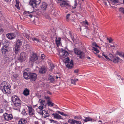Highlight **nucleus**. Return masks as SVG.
<instances>
[{
    "label": "nucleus",
    "mask_w": 124,
    "mask_h": 124,
    "mask_svg": "<svg viewBox=\"0 0 124 124\" xmlns=\"http://www.w3.org/2000/svg\"><path fill=\"white\" fill-rule=\"evenodd\" d=\"M11 99L14 104V106L16 107V109L18 110L21 106L22 101L20 100L18 96L14 95L11 98Z\"/></svg>",
    "instance_id": "nucleus-1"
},
{
    "label": "nucleus",
    "mask_w": 124,
    "mask_h": 124,
    "mask_svg": "<svg viewBox=\"0 0 124 124\" xmlns=\"http://www.w3.org/2000/svg\"><path fill=\"white\" fill-rule=\"evenodd\" d=\"M23 74L24 78L25 79H30L31 81H35L37 78V75L35 73H27L24 72Z\"/></svg>",
    "instance_id": "nucleus-2"
},
{
    "label": "nucleus",
    "mask_w": 124,
    "mask_h": 124,
    "mask_svg": "<svg viewBox=\"0 0 124 124\" xmlns=\"http://www.w3.org/2000/svg\"><path fill=\"white\" fill-rule=\"evenodd\" d=\"M74 50V53L76 54L78 57L81 59H84L85 54L83 52L80 50H78L76 48H75Z\"/></svg>",
    "instance_id": "nucleus-3"
},
{
    "label": "nucleus",
    "mask_w": 124,
    "mask_h": 124,
    "mask_svg": "<svg viewBox=\"0 0 124 124\" xmlns=\"http://www.w3.org/2000/svg\"><path fill=\"white\" fill-rule=\"evenodd\" d=\"M64 62L65 63L67 67L69 69H71L73 66V61L71 60L70 62L69 58L67 57L64 60Z\"/></svg>",
    "instance_id": "nucleus-4"
},
{
    "label": "nucleus",
    "mask_w": 124,
    "mask_h": 124,
    "mask_svg": "<svg viewBox=\"0 0 124 124\" xmlns=\"http://www.w3.org/2000/svg\"><path fill=\"white\" fill-rule=\"evenodd\" d=\"M41 0H30V5L33 8H37V5L41 2Z\"/></svg>",
    "instance_id": "nucleus-5"
},
{
    "label": "nucleus",
    "mask_w": 124,
    "mask_h": 124,
    "mask_svg": "<svg viewBox=\"0 0 124 124\" xmlns=\"http://www.w3.org/2000/svg\"><path fill=\"white\" fill-rule=\"evenodd\" d=\"M6 42L7 43V45L3 46L1 49V51L2 54H5L6 52H8V48L10 42L8 40H6Z\"/></svg>",
    "instance_id": "nucleus-6"
},
{
    "label": "nucleus",
    "mask_w": 124,
    "mask_h": 124,
    "mask_svg": "<svg viewBox=\"0 0 124 124\" xmlns=\"http://www.w3.org/2000/svg\"><path fill=\"white\" fill-rule=\"evenodd\" d=\"M26 56V53L24 52H21L19 57L18 58V60L21 62L24 61L25 59Z\"/></svg>",
    "instance_id": "nucleus-7"
},
{
    "label": "nucleus",
    "mask_w": 124,
    "mask_h": 124,
    "mask_svg": "<svg viewBox=\"0 0 124 124\" xmlns=\"http://www.w3.org/2000/svg\"><path fill=\"white\" fill-rule=\"evenodd\" d=\"M1 90L4 93L7 94H10L11 91V90L10 89L8 85H6Z\"/></svg>",
    "instance_id": "nucleus-8"
},
{
    "label": "nucleus",
    "mask_w": 124,
    "mask_h": 124,
    "mask_svg": "<svg viewBox=\"0 0 124 124\" xmlns=\"http://www.w3.org/2000/svg\"><path fill=\"white\" fill-rule=\"evenodd\" d=\"M59 55L61 56L62 58H64L68 56V53L67 51L63 49H62L61 50L59 53Z\"/></svg>",
    "instance_id": "nucleus-9"
},
{
    "label": "nucleus",
    "mask_w": 124,
    "mask_h": 124,
    "mask_svg": "<svg viewBox=\"0 0 124 124\" xmlns=\"http://www.w3.org/2000/svg\"><path fill=\"white\" fill-rule=\"evenodd\" d=\"M68 122L71 124H82L81 121L73 119H69Z\"/></svg>",
    "instance_id": "nucleus-10"
},
{
    "label": "nucleus",
    "mask_w": 124,
    "mask_h": 124,
    "mask_svg": "<svg viewBox=\"0 0 124 124\" xmlns=\"http://www.w3.org/2000/svg\"><path fill=\"white\" fill-rule=\"evenodd\" d=\"M3 116L5 119L7 121L10 120L13 118L12 115L11 114H8L6 113L3 115Z\"/></svg>",
    "instance_id": "nucleus-11"
},
{
    "label": "nucleus",
    "mask_w": 124,
    "mask_h": 124,
    "mask_svg": "<svg viewBox=\"0 0 124 124\" xmlns=\"http://www.w3.org/2000/svg\"><path fill=\"white\" fill-rule=\"evenodd\" d=\"M7 36L8 38L10 39H12L16 38L15 34L13 33H8L7 34Z\"/></svg>",
    "instance_id": "nucleus-12"
},
{
    "label": "nucleus",
    "mask_w": 124,
    "mask_h": 124,
    "mask_svg": "<svg viewBox=\"0 0 124 124\" xmlns=\"http://www.w3.org/2000/svg\"><path fill=\"white\" fill-rule=\"evenodd\" d=\"M38 59V57L36 54H33L30 58V60L32 62H34L37 60Z\"/></svg>",
    "instance_id": "nucleus-13"
},
{
    "label": "nucleus",
    "mask_w": 124,
    "mask_h": 124,
    "mask_svg": "<svg viewBox=\"0 0 124 124\" xmlns=\"http://www.w3.org/2000/svg\"><path fill=\"white\" fill-rule=\"evenodd\" d=\"M85 117V119H83V120L85 122L89 121H90L92 122H94L96 121V120L95 119L92 118L89 116H88L86 117Z\"/></svg>",
    "instance_id": "nucleus-14"
},
{
    "label": "nucleus",
    "mask_w": 124,
    "mask_h": 124,
    "mask_svg": "<svg viewBox=\"0 0 124 124\" xmlns=\"http://www.w3.org/2000/svg\"><path fill=\"white\" fill-rule=\"evenodd\" d=\"M47 71L46 68L44 66L41 67L39 70V72L41 74H44Z\"/></svg>",
    "instance_id": "nucleus-15"
},
{
    "label": "nucleus",
    "mask_w": 124,
    "mask_h": 124,
    "mask_svg": "<svg viewBox=\"0 0 124 124\" xmlns=\"http://www.w3.org/2000/svg\"><path fill=\"white\" fill-rule=\"evenodd\" d=\"M60 5L62 7H63L65 6H70V5L68 3H67L66 1L64 0L62 2L60 3Z\"/></svg>",
    "instance_id": "nucleus-16"
},
{
    "label": "nucleus",
    "mask_w": 124,
    "mask_h": 124,
    "mask_svg": "<svg viewBox=\"0 0 124 124\" xmlns=\"http://www.w3.org/2000/svg\"><path fill=\"white\" fill-rule=\"evenodd\" d=\"M29 112L30 115H32L34 114V109L32 108L31 107L30 108L29 107Z\"/></svg>",
    "instance_id": "nucleus-17"
},
{
    "label": "nucleus",
    "mask_w": 124,
    "mask_h": 124,
    "mask_svg": "<svg viewBox=\"0 0 124 124\" xmlns=\"http://www.w3.org/2000/svg\"><path fill=\"white\" fill-rule=\"evenodd\" d=\"M113 62L115 63H118L119 60H120V59L118 57H114L112 60H111Z\"/></svg>",
    "instance_id": "nucleus-18"
},
{
    "label": "nucleus",
    "mask_w": 124,
    "mask_h": 124,
    "mask_svg": "<svg viewBox=\"0 0 124 124\" xmlns=\"http://www.w3.org/2000/svg\"><path fill=\"white\" fill-rule=\"evenodd\" d=\"M47 5L45 2L42 3V5L41 6V7L43 10H45L47 7Z\"/></svg>",
    "instance_id": "nucleus-19"
},
{
    "label": "nucleus",
    "mask_w": 124,
    "mask_h": 124,
    "mask_svg": "<svg viewBox=\"0 0 124 124\" xmlns=\"http://www.w3.org/2000/svg\"><path fill=\"white\" fill-rule=\"evenodd\" d=\"M15 53L16 54H17L19 52V51L20 48V46L16 45L15 47Z\"/></svg>",
    "instance_id": "nucleus-20"
},
{
    "label": "nucleus",
    "mask_w": 124,
    "mask_h": 124,
    "mask_svg": "<svg viewBox=\"0 0 124 124\" xmlns=\"http://www.w3.org/2000/svg\"><path fill=\"white\" fill-rule=\"evenodd\" d=\"M48 80L50 82L53 83L54 82V80L53 76L49 75V77H48Z\"/></svg>",
    "instance_id": "nucleus-21"
},
{
    "label": "nucleus",
    "mask_w": 124,
    "mask_h": 124,
    "mask_svg": "<svg viewBox=\"0 0 124 124\" xmlns=\"http://www.w3.org/2000/svg\"><path fill=\"white\" fill-rule=\"evenodd\" d=\"M29 91L27 88H26L24 90L23 93L25 96H27L29 94Z\"/></svg>",
    "instance_id": "nucleus-22"
},
{
    "label": "nucleus",
    "mask_w": 124,
    "mask_h": 124,
    "mask_svg": "<svg viewBox=\"0 0 124 124\" xmlns=\"http://www.w3.org/2000/svg\"><path fill=\"white\" fill-rule=\"evenodd\" d=\"M31 39L36 43L40 42V40L36 38H31Z\"/></svg>",
    "instance_id": "nucleus-23"
},
{
    "label": "nucleus",
    "mask_w": 124,
    "mask_h": 124,
    "mask_svg": "<svg viewBox=\"0 0 124 124\" xmlns=\"http://www.w3.org/2000/svg\"><path fill=\"white\" fill-rule=\"evenodd\" d=\"M47 104L48 106L50 107H53V106L55 105L54 103H53L50 101L47 100Z\"/></svg>",
    "instance_id": "nucleus-24"
},
{
    "label": "nucleus",
    "mask_w": 124,
    "mask_h": 124,
    "mask_svg": "<svg viewBox=\"0 0 124 124\" xmlns=\"http://www.w3.org/2000/svg\"><path fill=\"white\" fill-rule=\"evenodd\" d=\"M5 83H6L5 82H4L1 83L0 86V89L1 90L6 85H5Z\"/></svg>",
    "instance_id": "nucleus-25"
},
{
    "label": "nucleus",
    "mask_w": 124,
    "mask_h": 124,
    "mask_svg": "<svg viewBox=\"0 0 124 124\" xmlns=\"http://www.w3.org/2000/svg\"><path fill=\"white\" fill-rule=\"evenodd\" d=\"M23 36L26 37L27 39L29 40H30L31 39V38L30 36H29L28 34L26 33H23Z\"/></svg>",
    "instance_id": "nucleus-26"
},
{
    "label": "nucleus",
    "mask_w": 124,
    "mask_h": 124,
    "mask_svg": "<svg viewBox=\"0 0 124 124\" xmlns=\"http://www.w3.org/2000/svg\"><path fill=\"white\" fill-rule=\"evenodd\" d=\"M16 45L20 46L22 45L21 41L19 39H18L17 40Z\"/></svg>",
    "instance_id": "nucleus-27"
},
{
    "label": "nucleus",
    "mask_w": 124,
    "mask_h": 124,
    "mask_svg": "<svg viewBox=\"0 0 124 124\" xmlns=\"http://www.w3.org/2000/svg\"><path fill=\"white\" fill-rule=\"evenodd\" d=\"M92 48H93L92 49V50H94L95 51H96V53L94 52L95 54H96V53H98L99 52V51L98 50V49L96 47L93 46Z\"/></svg>",
    "instance_id": "nucleus-28"
},
{
    "label": "nucleus",
    "mask_w": 124,
    "mask_h": 124,
    "mask_svg": "<svg viewBox=\"0 0 124 124\" xmlns=\"http://www.w3.org/2000/svg\"><path fill=\"white\" fill-rule=\"evenodd\" d=\"M54 118L57 119H62V118L61 117V116L59 115L58 114L56 113L55 115L54 116Z\"/></svg>",
    "instance_id": "nucleus-29"
},
{
    "label": "nucleus",
    "mask_w": 124,
    "mask_h": 124,
    "mask_svg": "<svg viewBox=\"0 0 124 124\" xmlns=\"http://www.w3.org/2000/svg\"><path fill=\"white\" fill-rule=\"evenodd\" d=\"M78 80V79H72L71 80V82L72 84L74 85H75V82L77 81Z\"/></svg>",
    "instance_id": "nucleus-30"
},
{
    "label": "nucleus",
    "mask_w": 124,
    "mask_h": 124,
    "mask_svg": "<svg viewBox=\"0 0 124 124\" xmlns=\"http://www.w3.org/2000/svg\"><path fill=\"white\" fill-rule=\"evenodd\" d=\"M60 40L61 38H58V39H57L56 38L55 42L56 44L57 45H58L60 44Z\"/></svg>",
    "instance_id": "nucleus-31"
},
{
    "label": "nucleus",
    "mask_w": 124,
    "mask_h": 124,
    "mask_svg": "<svg viewBox=\"0 0 124 124\" xmlns=\"http://www.w3.org/2000/svg\"><path fill=\"white\" fill-rule=\"evenodd\" d=\"M102 55L108 61H112V60L109 58L108 56L106 55L104 53H102Z\"/></svg>",
    "instance_id": "nucleus-32"
},
{
    "label": "nucleus",
    "mask_w": 124,
    "mask_h": 124,
    "mask_svg": "<svg viewBox=\"0 0 124 124\" xmlns=\"http://www.w3.org/2000/svg\"><path fill=\"white\" fill-rule=\"evenodd\" d=\"M39 102L42 105H44V104H45V101L44 100H42L41 99H39Z\"/></svg>",
    "instance_id": "nucleus-33"
},
{
    "label": "nucleus",
    "mask_w": 124,
    "mask_h": 124,
    "mask_svg": "<svg viewBox=\"0 0 124 124\" xmlns=\"http://www.w3.org/2000/svg\"><path fill=\"white\" fill-rule=\"evenodd\" d=\"M49 65L50 66V70H52L54 69V66L53 64L52 63H50L49 64Z\"/></svg>",
    "instance_id": "nucleus-34"
},
{
    "label": "nucleus",
    "mask_w": 124,
    "mask_h": 124,
    "mask_svg": "<svg viewBox=\"0 0 124 124\" xmlns=\"http://www.w3.org/2000/svg\"><path fill=\"white\" fill-rule=\"evenodd\" d=\"M46 112V111L44 110H40L39 111H38V113L40 114L41 115H43L44 113H45Z\"/></svg>",
    "instance_id": "nucleus-35"
},
{
    "label": "nucleus",
    "mask_w": 124,
    "mask_h": 124,
    "mask_svg": "<svg viewBox=\"0 0 124 124\" xmlns=\"http://www.w3.org/2000/svg\"><path fill=\"white\" fill-rule=\"evenodd\" d=\"M92 45L93 46H95L96 47H98L100 49L101 48V47L99 46L96 44V43L94 42H93L92 43Z\"/></svg>",
    "instance_id": "nucleus-36"
},
{
    "label": "nucleus",
    "mask_w": 124,
    "mask_h": 124,
    "mask_svg": "<svg viewBox=\"0 0 124 124\" xmlns=\"http://www.w3.org/2000/svg\"><path fill=\"white\" fill-rule=\"evenodd\" d=\"M25 46L26 48L27 49H28V51L30 50V48L31 47L30 46L29 44H27L25 45Z\"/></svg>",
    "instance_id": "nucleus-37"
},
{
    "label": "nucleus",
    "mask_w": 124,
    "mask_h": 124,
    "mask_svg": "<svg viewBox=\"0 0 124 124\" xmlns=\"http://www.w3.org/2000/svg\"><path fill=\"white\" fill-rule=\"evenodd\" d=\"M118 54L120 56L123 57L124 59V54L123 53L118 52Z\"/></svg>",
    "instance_id": "nucleus-38"
},
{
    "label": "nucleus",
    "mask_w": 124,
    "mask_h": 124,
    "mask_svg": "<svg viewBox=\"0 0 124 124\" xmlns=\"http://www.w3.org/2000/svg\"><path fill=\"white\" fill-rule=\"evenodd\" d=\"M74 118L75 119H81L82 118V117L81 116H75L74 117Z\"/></svg>",
    "instance_id": "nucleus-39"
},
{
    "label": "nucleus",
    "mask_w": 124,
    "mask_h": 124,
    "mask_svg": "<svg viewBox=\"0 0 124 124\" xmlns=\"http://www.w3.org/2000/svg\"><path fill=\"white\" fill-rule=\"evenodd\" d=\"M20 121H22L24 124H26L27 123V121L25 119H22Z\"/></svg>",
    "instance_id": "nucleus-40"
},
{
    "label": "nucleus",
    "mask_w": 124,
    "mask_h": 124,
    "mask_svg": "<svg viewBox=\"0 0 124 124\" xmlns=\"http://www.w3.org/2000/svg\"><path fill=\"white\" fill-rule=\"evenodd\" d=\"M118 0H114L113 2H112L111 3L112 4H116L118 3L119 2Z\"/></svg>",
    "instance_id": "nucleus-41"
},
{
    "label": "nucleus",
    "mask_w": 124,
    "mask_h": 124,
    "mask_svg": "<svg viewBox=\"0 0 124 124\" xmlns=\"http://www.w3.org/2000/svg\"><path fill=\"white\" fill-rule=\"evenodd\" d=\"M70 36L72 39V40L74 42L76 40V39H75L72 36L71 34L70 33Z\"/></svg>",
    "instance_id": "nucleus-42"
},
{
    "label": "nucleus",
    "mask_w": 124,
    "mask_h": 124,
    "mask_svg": "<svg viewBox=\"0 0 124 124\" xmlns=\"http://www.w3.org/2000/svg\"><path fill=\"white\" fill-rule=\"evenodd\" d=\"M45 114L46 115H45L44 116V117L45 118H46L47 117H49L50 116V115L48 114L47 113V112H46H46H45Z\"/></svg>",
    "instance_id": "nucleus-43"
},
{
    "label": "nucleus",
    "mask_w": 124,
    "mask_h": 124,
    "mask_svg": "<svg viewBox=\"0 0 124 124\" xmlns=\"http://www.w3.org/2000/svg\"><path fill=\"white\" fill-rule=\"evenodd\" d=\"M119 11L124 14V8H119Z\"/></svg>",
    "instance_id": "nucleus-44"
},
{
    "label": "nucleus",
    "mask_w": 124,
    "mask_h": 124,
    "mask_svg": "<svg viewBox=\"0 0 124 124\" xmlns=\"http://www.w3.org/2000/svg\"><path fill=\"white\" fill-rule=\"evenodd\" d=\"M118 79L119 80H120V81H119V82L121 83L123 82L122 79L121 78L120 76H118Z\"/></svg>",
    "instance_id": "nucleus-45"
},
{
    "label": "nucleus",
    "mask_w": 124,
    "mask_h": 124,
    "mask_svg": "<svg viewBox=\"0 0 124 124\" xmlns=\"http://www.w3.org/2000/svg\"><path fill=\"white\" fill-rule=\"evenodd\" d=\"M21 113L23 115H26V111L25 109H24L23 110Z\"/></svg>",
    "instance_id": "nucleus-46"
},
{
    "label": "nucleus",
    "mask_w": 124,
    "mask_h": 124,
    "mask_svg": "<svg viewBox=\"0 0 124 124\" xmlns=\"http://www.w3.org/2000/svg\"><path fill=\"white\" fill-rule=\"evenodd\" d=\"M107 39L109 43H111L113 41V39L111 38L109 39L107 38Z\"/></svg>",
    "instance_id": "nucleus-47"
},
{
    "label": "nucleus",
    "mask_w": 124,
    "mask_h": 124,
    "mask_svg": "<svg viewBox=\"0 0 124 124\" xmlns=\"http://www.w3.org/2000/svg\"><path fill=\"white\" fill-rule=\"evenodd\" d=\"M50 123H55V124L57 123V121H54L52 119H50Z\"/></svg>",
    "instance_id": "nucleus-48"
},
{
    "label": "nucleus",
    "mask_w": 124,
    "mask_h": 124,
    "mask_svg": "<svg viewBox=\"0 0 124 124\" xmlns=\"http://www.w3.org/2000/svg\"><path fill=\"white\" fill-rule=\"evenodd\" d=\"M109 56L111 58L110 59H111V60H112V59L114 57H113V55L110 54H109Z\"/></svg>",
    "instance_id": "nucleus-49"
},
{
    "label": "nucleus",
    "mask_w": 124,
    "mask_h": 124,
    "mask_svg": "<svg viewBox=\"0 0 124 124\" xmlns=\"http://www.w3.org/2000/svg\"><path fill=\"white\" fill-rule=\"evenodd\" d=\"M16 7L18 9H20V8L19 7V4H16L15 5Z\"/></svg>",
    "instance_id": "nucleus-50"
},
{
    "label": "nucleus",
    "mask_w": 124,
    "mask_h": 124,
    "mask_svg": "<svg viewBox=\"0 0 124 124\" xmlns=\"http://www.w3.org/2000/svg\"><path fill=\"white\" fill-rule=\"evenodd\" d=\"M57 112L61 114L62 115H64V113L62 112H60V111H57Z\"/></svg>",
    "instance_id": "nucleus-51"
},
{
    "label": "nucleus",
    "mask_w": 124,
    "mask_h": 124,
    "mask_svg": "<svg viewBox=\"0 0 124 124\" xmlns=\"http://www.w3.org/2000/svg\"><path fill=\"white\" fill-rule=\"evenodd\" d=\"M39 108L40 110H42L43 108V107L42 105H41L39 107Z\"/></svg>",
    "instance_id": "nucleus-52"
},
{
    "label": "nucleus",
    "mask_w": 124,
    "mask_h": 124,
    "mask_svg": "<svg viewBox=\"0 0 124 124\" xmlns=\"http://www.w3.org/2000/svg\"><path fill=\"white\" fill-rule=\"evenodd\" d=\"M45 56L44 54H42L41 55V59H44L45 58Z\"/></svg>",
    "instance_id": "nucleus-53"
},
{
    "label": "nucleus",
    "mask_w": 124,
    "mask_h": 124,
    "mask_svg": "<svg viewBox=\"0 0 124 124\" xmlns=\"http://www.w3.org/2000/svg\"><path fill=\"white\" fill-rule=\"evenodd\" d=\"M45 99L48 100L49 101L50 99V97L48 96H45Z\"/></svg>",
    "instance_id": "nucleus-54"
},
{
    "label": "nucleus",
    "mask_w": 124,
    "mask_h": 124,
    "mask_svg": "<svg viewBox=\"0 0 124 124\" xmlns=\"http://www.w3.org/2000/svg\"><path fill=\"white\" fill-rule=\"evenodd\" d=\"M18 76V74H14L13 75V77L15 78H16Z\"/></svg>",
    "instance_id": "nucleus-55"
},
{
    "label": "nucleus",
    "mask_w": 124,
    "mask_h": 124,
    "mask_svg": "<svg viewBox=\"0 0 124 124\" xmlns=\"http://www.w3.org/2000/svg\"><path fill=\"white\" fill-rule=\"evenodd\" d=\"M70 16V14H68L66 16V18L67 19H69Z\"/></svg>",
    "instance_id": "nucleus-56"
},
{
    "label": "nucleus",
    "mask_w": 124,
    "mask_h": 124,
    "mask_svg": "<svg viewBox=\"0 0 124 124\" xmlns=\"http://www.w3.org/2000/svg\"><path fill=\"white\" fill-rule=\"evenodd\" d=\"M79 70L78 69L75 70H74V72L76 73H78V72Z\"/></svg>",
    "instance_id": "nucleus-57"
},
{
    "label": "nucleus",
    "mask_w": 124,
    "mask_h": 124,
    "mask_svg": "<svg viewBox=\"0 0 124 124\" xmlns=\"http://www.w3.org/2000/svg\"><path fill=\"white\" fill-rule=\"evenodd\" d=\"M32 12H30L29 11H28L27 12H24V14H30V13H31Z\"/></svg>",
    "instance_id": "nucleus-58"
},
{
    "label": "nucleus",
    "mask_w": 124,
    "mask_h": 124,
    "mask_svg": "<svg viewBox=\"0 0 124 124\" xmlns=\"http://www.w3.org/2000/svg\"><path fill=\"white\" fill-rule=\"evenodd\" d=\"M18 124H24L23 122H22V121H21L20 120L18 122Z\"/></svg>",
    "instance_id": "nucleus-59"
},
{
    "label": "nucleus",
    "mask_w": 124,
    "mask_h": 124,
    "mask_svg": "<svg viewBox=\"0 0 124 124\" xmlns=\"http://www.w3.org/2000/svg\"><path fill=\"white\" fill-rule=\"evenodd\" d=\"M45 17L46 18L48 19H50V17L48 15L46 16Z\"/></svg>",
    "instance_id": "nucleus-60"
},
{
    "label": "nucleus",
    "mask_w": 124,
    "mask_h": 124,
    "mask_svg": "<svg viewBox=\"0 0 124 124\" xmlns=\"http://www.w3.org/2000/svg\"><path fill=\"white\" fill-rule=\"evenodd\" d=\"M121 115L122 117H123L124 116V110L123 111V113H122L121 114Z\"/></svg>",
    "instance_id": "nucleus-61"
},
{
    "label": "nucleus",
    "mask_w": 124,
    "mask_h": 124,
    "mask_svg": "<svg viewBox=\"0 0 124 124\" xmlns=\"http://www.w3.org/2000/svg\"><path fill=\"white\" fill-rule=\"evenodd\" d=\"M47 93L48 94H49L50 95H51L52 94V93L50 92L49 91H47Z\"/></svg>",
    "instance_id": "nucleus-62"
},
{
    "label": "nucleus",
    "mask_w": 124,
    "mask_h": 124,
    "mask_svg": "<svg viewBox=\"0 0 124 124\" xmlns=\"http://www.w3.org/2000/svg\"><path fill=\"white\" fill-rule=\"evenodd\" d=\"M4 111V110L3 109H1L0 110V113H2Z\"/></svg>",
    "instance_id": "nucleus-63"
},
{
    "label": "nucleus",
    "mask_w": 124,
    "mask_h": 124,
    "mask_svg": "<svg viewBox=\"0 0 124 124\" xmlns=\"http://www.w3.org/2000/svg\"><path fill=\"white\" fill-rule=\"evenodd\" d=\"M28 16L30 17V18H32V15L29 14H28Z\"/></svg>",
    "instance_id": "nucleus-64"
}]
</instances>
